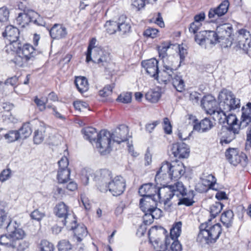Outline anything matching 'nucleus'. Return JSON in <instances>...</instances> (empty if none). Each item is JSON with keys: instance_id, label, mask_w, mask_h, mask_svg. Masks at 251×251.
Segmentation results:
<instances>
[{"instance_id": "f257e3e1", "label": "nucleus", "mask_w": 251, "mask_h": 251, "mask_svg": "<svg viewBox=\"0 0 251 251\" xmlns=\"http://www.w3.org/2000/svg\"><path fill=\"white\" fill-rule=\"evenodd\" d=\"M218 106L214 96L207 95L201 100V105L205 112L210 115L217 113L221 117V113L232 112L240 107V100L237 98L230 90L224 89L219 94Z\"/></svg>"}, {"instance_id": "f03ea898", "label": "nucleus", "mask_w": 251, "mask_h": 251, "mask_svg": "<svg viewBox=\"0 0 251 251\" xmlns=\"http://www.w3.org/2000/svg\"><path fill=\"white\" fill-rule=\"evenodd\" d=\"M81 132L84 138L92 143H96V146L99 151L102 155L110 152L111 150L110 133L106 130H101L98 133L96 129L92 127H86L83 128Z\"/></svg>"}, {"instance_id": "7ed1b4c3", "label": "nucleus", "mask_w": 251, "mask_h": 251, "mask_svg": "<svg viewBox=\"0 0 251 251\" xmlns=\"http://www.w3.org/2000/svg\"><path fill=\"white\" fill-rule=\"evenodd\" d=\"M185 173V168L181 162L176 161L170 163L165 161L157 172L155 180L157 184L162 185L163 180L167 182L169 180H178Z\"/></svg>"}, {"instance_id": "20e7f679", "label": "nucleus", "mask_w": 251, "mask_h": 251, "mask_svg": "<svg viewBox=\"0 0 251 251\" xmlns=\"http://www.w3.org/2000/svg\"><path fill=\"white\" fill-rule=\"evenodd\" d=\"M91 177L96 182L98 189L102 193L106 192V185L112 178V172L108 169H100L95 173L90 169L85 170L82 172L81 180L85 185L89 183V179Z\"/></svg>"}, {"instance_id": "39448f33", "label": "nucleus", "mask_w": 251, "mask_h": 251, "mask_svg": "<svg viewBox=\"0 0 251 251\" xmlns=\"http://www.w3.org/2000/svg\"><path fill=\"white\" fill-rule=\"evenodd\" d=\"M1 216L0 218V229H6L7 232L9 234V237L16 243L23 240L25 237L26 233L20 227V224L17 221L11 220L3 208Z\"/></svg>"}, {"instance_id": "423d86ee", "label": "nucleus", "mask_w": 251, "mask_h": 251, "mask_svg": "<svg viewBox=\"0 0 251 251\" xmlns=\"http://www.w3.org/2000/svg\"><path fill=\"white\" fill-rule=\"evenodd\" d=\"M199 228L197 240L202 244L215 243L222 231L221 225L219 223L210 226L206 222L201 224Z\"/></svg>"}, {"instance_id": "0eeeda50", "label": "nucleus", "mask_w": 251, "mask_h": 251, "mask_svg": "<svg viewBox=\"0 0 251 251\" xmlns=\"http://www.w3.org/2000/svg\"><path fill=\"white\" fill-rule=\"evenodd\" d=\"M173 71L170 64H165L164 68L159 72L158 79H156L160 83L167 84L172 81L173 86L179 92H182L185 89V83L180 74L175 73Z\"/></svg>"}, {"instance_id": "6e6552de", "label": "nucleus", "mask_w": 251, "mask_h": 251, "mask_svg": "<svg viewBox=\"0 0 251 251\" xmlns=\"http://www.w3.org/2000/svg\"><path fill=\"white\" fill-rule=\"evenodd\" d=\"M159 191L163 194L162 198L164 199L165 205H166L173 198L177 199L179 197H182L187 190L181 182L177 181L174 185H163Z\"/></svg>"}, {"instance_id": "1a4fd4ad", "label": "nucleus", "mask_w": 251, "mask_h": 251, "mask_svg": "<svg viewBox=\"0 0 251 251\" xmlns=\"http://www.w3.org/2000/svg\"><path fill=\"white\" fill-rule=\"evenodd\" d=\"M181 222H176L173 225L170 229V237H166L164 245L162 244V241L159 238L152 240V238L150 237L149 241L153 246L154 249L166 250L171 243V239H177L178 237L180 236L181 233Z\"/></svg>"}, {"instance_id": "9d476101", "label": "nucleus", "mask_w": 251, "mask_h": 251, "mask_svg": "<svg viewBox=\"0 0 251 251\" xmlns=\"http://www.w3.org/2000/svg\"><path fill=\"white\" fill-rule=\"evenodd\" d=\"M216 32L219 40V43H221L223 48L231 47L234 39L232 36L233 28L230 24L226 23L217 26Z\"/></svg>"}, {"instance_id": "9b49d317", "label": "nucleus", "mask_w": 251, "mask_h": 251, "mask_svg": "<svg viewBox=\"0 0 251 251\" xmlns=\"http://www.w3.org/2000/svg\"><path fill=\"white\" fill-rule=\"evenodd\" d=\"M225 156L227 161L234 166L240 164L242 167H245L248 164V159L246 154L237 148L227 149L226 151Z\"/></svg>"}, {"instance_id": "f8f14e48", "label": "nucleus", "mask_w": 251, "mask_h": 251, "mask_svg": "<svg viewBox=\"0 0 251 251\" xmlns=\"http://www.w3.org/2000/svg\"><path fill=\"white\" fill-rule=\"evenodd\" d=\"M23 40H20L19 43H13L14 47L11 50L24 56L28 61L33 60L38 54V51L29 44L25 43Z\"/></svg>"}, {"instance_id": "ddd939ff", "label": "nucleus", "mask_w": 251, "mask_h": 251, "mask_svg": "<svg viewBox=\"0 0 251 251\" xmlns=\"http://www.w3.org/2000/svg\"><path fill=\"white\" fill-rule=\"evenodd\" d=\"M53 212L55 215L61 220L63 226H67L75 218V215L72 214V211L69 206L64 202L57 203L54 208Z\"/></svg>"}, {"instance_id": "4468645a", "label": "nucleus", "mask_w": 251, "mask_h": 251, "mask_svg": "<svg viewBox=\"0 0 251 251\" xmlns=\"http://www.w3.org/2000/svg\"><path fill=\"white\" fill-rule=\"evenodd\" d=\"M106 192L109 191L113 196H119L122 194L126 188V180L121 176L112 178L107 184Z\"/></svg>"}, {"instance_id": "2eb2a0df", "label": "nucleus", "mask_w": 251, "mask_h": 251, "mask_svg": "<svg viewBox=\"0 0 251 251\" xmlns=\"http://www.w3.org/2000/svg\"><path fill=\"white\" fill-rule=\"evenodd\" d=\"M2 34L3 37L9 41V44L6 46V51L9 49H12L14 47L13 43L15 42L19 43L20 40H23V38L20 37L19 29L12 25L6 26Z\"/></svg>"}, {"instance_id": "dca6fc26", "label": "nucleus", "mask_w": 251, "mask_h": 251, "mask_svg": "<svg viewBox=\"0 0 251 251\" xmlns=\"http://www.w3.org/2000/svg\"><path fill=\"white\" fill-rule=\"evenodd\" d=\"M251 36L250 32L247 29L242 28L238 31L236 42L239 48L247 53L250 48Z\"/></svg>"}, {"instance_id": "f3484780", "label": "nucleus", "mask_w": 251, "mask_h": 251, "mask_svg": "<svg viewBox=\"0 0 251 251\" xmlns=\"http://www.w3.org/2000/svg\"><path fill=\"white\" fill-rule=\"evenodd\" d=\"M240 129V128L223 127L219 134L220 143L222 146L229 144L235 139L236 135L239 133Z\"/></svg>"}, {"instance_id": "a211bd4d", "label": "nucleus", "mask_w": 251, "mask_h": 251, "mask_svg": "<svg viewBox=\"0 0 251 251\" xmlns=\"http://www.w3.org/2000/svg\"><path fill=\"white\" fill-rule=\"evenodd\" d=\"M229 6L228 0L223 1L217 7L209 9L208 16L211 22L216 20L218 18L225 15L227 12Z\"/></svg>"}, {"instance_id": "6ab92c4d", "label": "nucleus", "mask_w": 251, "mask_h": 251, "mask_svg": "<svg viewBox=\"0 0 251 251\" xmlns=\"http://www.w3.org/2000/svg\"><path fill=\"white\" fill-rule=\"evenodd\" d=\"M69 230L74 231L77 242H81L88 234V231L83 224H77L75 218L66 226Z\"/></svg>"}, {"instance_id": "aec40b11", "label": "nucleus", "mask_w": 251, "mask_h": 251, "mask_svg": "<svg viewBox=\"0 0 251 251\" xmlns=\"http://www.w3.org/2000/svg\"><path fill=\"white\" fill-rule=\"evenodd\" d=\"M37 16V13L30 9H24L22 12L18 13L16 19L17 25L24 27L31 22L33 18Z\"/></svg>"}, {"instance_id": "412c9836", "label": "nucleus", "mask_w": 251, "mask_h": 251, "mask_svg": "<svg viewBox=\"0 0 251 251\" xmlns=\"http://www.w3.org/2000/svg\"><path fill=\"white\" fill-rule=\"evenodd\" d=\"M141 64L148 75L154 79H158L159 70L158 61L156 59L151 58L143 61Z\"/></svg>"}, {"instance_id": "4be33fe9", "label": "nucleus", "mask_w": 251, "mask_h": 251, "mask_svg": "<svg viewBox=\"0 0 251 251\" xmlns=\"http://www.w3.org/2000/svg\"><path fill=\"white\" fill-rule=\"evenodd\" d=\"M160 187H157L152 183H149L143 184L139 189V194L141 196H156L159 200H161L163 194L159 191Z\"/></svg>"}, {"instance_id": "5701e85b", "label": "nucleus", "mask_w": 251, "mask_h": 251, "mask_svg": "<svg viewBox=\"0 0 251 251\" xmlns=\"http://www.w3.org/2000/svg\"><path fill=\"white\" fill-rule=\"evenodd\" d=\"M128 127L125 125H121L115 130L112 134H110V140L111 141V138H112L114 142L118 144L125 142L128 139Z\"/></svg>"}, {"instance_id": "b1692460", "label": "nucleus", "mask_w": 251, "mask_h": 251, "mask_svg": "<svg viewBox=\"0 0 251 251\" xmlns=\"http://www.w3.org/2000/svg\"><path fill=\"white\" fill-rule=\"evenodd\" d=\"M171 150L174 156L178 158H186L189 155L190 151L188 146L183 142L173 144Z\"/></svg>"}, {"instance_id": "393cba45", "label": "nucleus", "mask_w": 251, "mask_h": 251, "mask_svg": "<svg viewBox=\"0 0 251 251\" xmlns=\"http://www.w3.org/2000/svg\"><path fill=\"white\" fill-rule=\"evenodd\" d=\"M118 31L122 36H127L131 32L130 22L125 15H122L118 18Z\"/></svg>"}, {"instance_id": "a878e982", "label": "nucleus", "mask_w": 251, "mask_h": 251, "mask_svg": "<svg viewBox=\"0 0 251 251\" xmlns=\"http://www.w3.org/2000/svg\"><path fill=\"white\" fill-rule=\"evenodd\" d=\"M94 59L92 60L93 62L97 63L100 66L106 67L110 60L109 54L104 52L101 50L93 54Z\"/></svg>"}, {"instance_id": "bb28decb", "label": "nucleus", "mask_w": 251, "mask_h": 251, "mask_svg": "<svg viewBox=\"0 0 251 251\" xmlns=\"http://www.w3.org/2000/svg\"><path fill=\"white\" fill-rule=\"evenodd\" d=\"M51 37L54 39L65 38L67 34V29L60 24H55L50 30Z\"/></svg>"}, {"instance_id": "cd10ccee", "label": "nucleus", "mask_w": 251, "mask_h": 251, "mask_svg": "<svg viewBox=\"0 0 251 251\" xmlns=\"http://www.w3.org/2000/svg\"><path fill=\"white\" fill-rule=\"evenodd\" d=\"M182 197H179L177 200L178 205H184L187 206L192 205L195 202L194 198L195 195V192L193 190H190L186 191Z\"/></svg>"}, {"instance_id": "c85d7f7f", "label": "nucleus", "mask_w": 251, "mask_h": 251, "mask_svg": "<svg viewBox=\"0 0 251 251\" xmlns=\"http://www.w3.org/2000/svg\"><path fill=\"white\" fill-rule=\"evenodd\" d=\"M213 126V124L210 120L205 118L200 123H196L193 126V129L200 132H206L209 130Z\"/></svg>"}, {"instance_id": "c756f323", "label": "nucleus", "mask_w": 251, "mask_h": 251, "mask_svg": "<svg viewBox=\"0 0 251 251\" xmlns=\"http://www.w3.org/2000/svg\"><path fill=\"white\" fill-rule=\"evenodd\" d=\"M241 125L247 126L251 122V102H248L242 108Z\"/></svg>"}, {"instance_id": "7c9ffc66", "label": "nucleus", "mask_w": 251, "mask_h": 251, "mask_svg": "<svg viewBox=\"0 0 251 251\" xmlns=\"http://www.w3.org/2000/svg\"><path fill=\"white\" fill-rule=\"evenodd\" d=\"M75 84L78 91L83 93L89 89V84L87 78L84 76H76L75 80Z\"/></svg>"}, {"instance_id": "2f4dec72", "label": "nucleus", "mask_w": 251, "mask_h": 251, "mask_svg": "<svg viewBox=\"0 0 251 251\" xmlns=\"http://www.w3.org/2000/svg\"><path fill=\"white\" fill-rule=\"evenodd\" d=\"M234 214L231 210H227L221 215V221L226 228L232 226Z\"/></svg>"}, {"instance_id": "473e14b6", "label": "nucleus", "mask_w": 251, "mask_h": 251, "mask_svg": "<svg viewBox=\"0 0 251 251\" xmlns=\"http://www.w3.org/2000/svg\"><path fill=\"white\" fill-rule=\"evenodd\" d=\"M46 126L45 124L42 123L40 127L36 130L34 133L33 142L35 144L41 143L45 136Z\"/></svg>"}, {"instance_id": "72a5a7b5", "label": "nucleus", "mask_w": 251, "mask_h": 251, "mask_svg": "<svg viewBox=\"0 0 251 251\" xmlns=\"http://www.w3.org/2000/svg\"><path fill=\"white\" fill-rule=\"evenodd\" d=\"M229 112H226L225 113H221L225 117V120L227 124V126L225 127L231 128H240L239 125L238 124V119L235 114L228 113Z\"/></svg>"}, {"instance_id": "f704fd0d", "label": "nucleus", "mask_w": 251, "mask_h": 251, "mask_svg": "<svg viewBox=\"0 0 251 251\" xmlns=\"http://www.w3.org/2000/svg\"><path fill=\"white\" fill-rule=\"evenodd\" d=\"M155 196H142L143 198L140 200V207L143 211H144L145 208H150L152 205L155 204L156 201H155Z\"/></svg>"}, {"instance_id": "c9c22d12", "label": "nucleus", "mask_w": 251, "mask_h": 251, "mask_svg": "<svg viewBox=\"0 0 251 251\" xmlns=\"http://www.w3.org/2000/svg\"><path fill=\"white\" fill-rule=\"evenodd\" d=\"M97 40L95 38H93L91 39L89 42V44L87 48V50L86 53V61L87 62H90L92 60V54L97 52L98 51H100V50L99 48H98L95 46V44L96 43Z\"/></svg>"}, {"instance_id": "e433bc0d", "label": "nucleus", "mask_w": 251, "mask_h": 251, "mask_svg": "<svg viewBox=\"0 0 251 251\" xmlns=\"http://www.w3.org/2000/svg\"><path fill=\"white\" fill-rule=\"evenodd\" d=\"M71 170L69 169H58L56 178L60 184L67 183L70 179Z\"/></svg>"}, {"instance_id": "4c0bfd02", "label": "nucleus", "mask_w": 251, "mask_h": 251, "mask_svg": "<svg viewBox=\"0 0 251 251\" xmlns=\"http://www.w3.org/2000/svg\"><path fill=\"white\" fill-rule=\"evenodd\" d=\"M161 96V93L159 90L151 89L145 94L146 100L151 103L157 102Z\"/></svg>"}, {"instance_id": "58836bf2", "label": "nucleus", "mask_w": 251, "mask_h": 251, "mask_svg": "<svg viewBox=\"0 0 251 251\" xmlns=\"http://www.w3.org/2000/svg\"><path fill=\"white\" fill-rule=\"evenodd\" d=\"M218 38L216 31L205 30V45L215 44L219 43Z\"/></svg>"}, {"instance_id": "ea45409f", "label": "nucleus", "mask_w": 251, "mask_h": 251, "mask_svg": "<svg viewBox=\"0 0 251 251\" xmlns=\"http://www.w3.org/2000/svg\"><path fill=\"white\" fill-rule=\"evenodd\" d=\"M9 237V234L8 232L7 234L1 235L0 237V244L4 245L8 248L15 249L17 247V243Z\"/></svg>"}, {"instance_id": "a19ab883", "label": "nucleus", "mask_w": 251, "mask_h": 251, "mask_svg": "<svg viewBox=\"0 0 251 251\" xmlns=\"http://www.w3.org/2000/svg\"><path fill=\"white\" fill-rule=\"evenodd\" d=\"M171 44L163 43L160 46L157 47V50L159 58L162 62L166 63V58L168 57L167 51L170 48Z\"/></svg>"}, {"instance_id": "79ce46f5", "label": "nucleus", "mask_w": 251, "mask_h": 251, "mask_svg": "<svg viewBox=\"0 0 251 251\" xmlns=\"http://www.w3.org/2000/svg\"><path fill=\"white\" fill-rule=\"evenodd\" d=\"M18 131L20 134V138L22 139H25L29 137L32 132L29 123L24 124L22 126Z\"/></svg>"}, {"instance_id": "37998d69", "label": "nucleus", "mask_w": 251, "mask_h": 251, "mask_svg": "<svg viewBox=\"0 0 251 251\" xmlns=\"http://www.w3.org/2000/svg\"><path fill=\"white\" fill-rule=\"evenodd\" d=\"M16 54V55L11 61L19 67H23L26 65L28 61L22 54L17 53Z\"/></svg>"}, {"instance_id": "c03bdc74", "label": "nucleus", "mask_w": 251, "mask_h": 251, "mask_svg": "<svg viewBox=\"0 0 251 251\" xmlns=\"http://www.w3.org/2000/svg\"><path fill=\"white\" fill-rule=\"evenodd\" d=\"M104 26L109 34H114L118 31V20L117 21H107Z\"/></svg>"}, {"instance_id": "a18cd8bd", "label": "nucleus", "mask_w": 251, "mask_h": 251, "mask_svg": "<svg viewBox=\"0 0 251 251\" xmlns=\"http://www.w3.org/2000/svg\"><path fill=\"white\" fill-rule=\"evenodd\" d=\"M224 206V204L220 202H216L212 204L210 208L211 216L213 218H215L221 212Z\"/></svg>"}, {"instance_id": "49530a36", "label": "nucleus", "mask_w": 251, "mask_h": 251, "mask_svg": "<svg viewBox=\"0 0 251 251\" xmlns=\"http://www.w3.org/2000/svg\"><path fill=\"white\" fill-rule=\"evenodd\" d=\"M156 203L153 205H152L150 208L146 207V209H144V211L149 212L154 219H158L161 217L162 212L161 209L156 207Z\"/></svg>"}, {"instance_id": "de8ad7c7", "label": "nucleus", "mask_w": 251, "mask_h": 251, "mask_svg": "<svg viewBox=\"0 0 251 251\" xmlns=\"http://www.w3.org/2000/svg\"><path fill=\"white\" fill-rule=\"evenodd\" d=\"M216 180L217 179L214 176L211 174L208 175L205 178H203L202 183L204 185L207 186L209 189L216 190L214 188V186L216 183Z\"/></svg>"}, {"instance_id": "09e8293b", "label": "nucleus", "mask_w": 251, "mask_h": 251, "mask_svg": "<svg viewBox=\"0 0 251 251\" xmlns=\"http://www.w3.org/2000/svg\"><path fill=\"white\" fill-rule=\"evenodd\" d=\"M4 137L8 142H13L20 138L18 130H10Z\"/></svg>"}, {"instance_id": "8fccbe9b", "label": "nucleus", "mask_w": 251, "mask_h": 251, "mask_svg": "<svg viewBox=\"0 0 251 251\" xmlns=\"http://www.w3.org/2000/svg\"><path fill=\"white\" fill-rule=\"evenodd\" d=\"M40 251H53L54 246L46 240H42L39 246Z\"/></svg>"}, {"instance_id": "3c124183", "label": "nucleus", "mask_w": 251, "mask_h": 251, "mask_svg": "<svg viewBox=\"0 0 251 251\" xmlns=\"http://www.w3.org/2000/svg\"><path fill=\"white\" fill-rule=\"evenodd\" d=\"M131 93L126 92L120 94L117 98V100L124 103H128L131 102Z\"/></svg>"}, {"instance_id": "603ef678", "label": "nucleus", "mask_w": 251, "mask_h": 251, "mask_svg": "<svg viewBox=\"0 0 251 251\" xmlns=\"http://www.w3.org/2000/svg\"><path fill=\"white\" fill-rule=\"evenodd\" d=\"M170 245L171 251H181L182 250V245L177 239H171V243L168 247Z\"/></svg>"}, {"instance_id": "864d4df0", "label": "nucleus", "mask_w": 251, "mask_h": 251, "mask_svg": "<svg viewBox=\"0 0 251 251\" xmlns=\"http://www.w3.org/2000/svg\"><path fill=\"white\" fill-rule=\"evenodd\" d=\"M30 216L31 219L37 222H40L45 216V214L44 213L40 212L38 209H36L30 213Z\"/></svg>"}, {"instance_id": "5fc2aeb1", "label": "nucleus", "mask_w": 251, "mask_h": 251, "mask_svg": "<svg viewBox=\"0 0 251 251\" xmlns=\"http://www.w3.org/2000/svg\"><path fill=\"white\" fill-rule=\"evenodd\" d=\"M113 88V84L106 85L102 90L99 91L100 96L102 97L108 96L112 93Z\"/></svg>"}, {"instance_id": "6e6d98bb", "label": "nucleus", "mask_w": 251, "mask_h": 251, "mask_svg": "<svg viewBox=\"0 0 251 251\" xmlns=\"http://www.w3.org/2000/svg\"><path fill=\"white\" fill-rule=\"evenodd\" d=\"M59 251H69L71 249V245L66 240L60 241L58 244Z\"/></svg>"}, {"instance_id": "4d7b16f0", "label": "nucleus", "mask_w": 251, "mask_h": 251, "mask_svg": "<svg viewBox=\"0 0 251 251\" xmlns=\"http://www.w3.org/2000/svg\"><path fill=\"white\" fill-rule=\"evenodd\" d=\"M195 41L201 46H205V30L197 33L195 36Z\"/></svg>"}, {"instance_id": "13d9d810", "label": "nucleus", "mask_w": 251, "mask_h": 251, "mask_svg": "<svg viewBox=\"0 0 251 251\" xmlns=\"http://www.w3.org/2000/svg\"><path fill=\"white\" fill-rule=\"evenodd\" d=\"M34 101L38 107L40 111H43L46 109V103L48 101V99L45 101L35 96L34 98Z\"/></svg>"}, {"instance_id": "bf43d9fd", "label": "nucleus", "mask_w": 251, "mask_h": 251, "mask_svg": "<svg viewBox=\"0 0 251 251\" xmlns=\"http://www.w3.org/2000/svg\"><path fill=\"white\" fill-rule=\"evenodd\" d=\"M9 12L6 7L0 8V22H5L8 21L9 18Z\"/></svg>"}, {"instance_id": "052dcab7", "label": "nucleus", "mask_w": 251, "mask_h": 251, "mask_svg": "<svg viewBox=\"0 0 251 251\" xmlns=\"http://www.w3.org/2000/svg\"><path fill=\"white\" fill-rule=\"evenodd\" d=\"M131 5L133 8L139 11L145 6V0H131Z\"/></svg>"}, {"instance_id": "680f3d73", "label": "nucleus", "mask_w": 251, "mask_h": 251, "mask_svg": "<svg viewBox=\"0 0 251 251\" xmlns=\"http://www.w3.org/2000/svg\"><path fill=\"white\" fill-rule=\"evenodd\" d=\"M158 32V30L155 28H149L144 31L143 35L147 37L154 38L156 36Z\"/></svg>"}, {"instance_id": "e2e57ef3", "label": "nucleus", "mask_w": 251, "mask_h": 251, "mask_svg": "<svg viewBox=\"0 0 251 251\" xmlns=\"http://www.w3.org/2000/svg\"><path fill=\"white\" fill-rule=\"evenodd\" d=\"M29 243L27 241H21L17 242V251H24L25 249L28 248Z\"/></svg>"}, {"instance_id": "0e129e2a", "label": "nucleus", "mask_w": 251, "mask_h": 251, "mask_svg": "<svg viewBox=\"0 0 251 251\" xmlns=\"http://www.w3.org/2000/svg\"><path fill=\"white\" fill-rule=\"evenodd\" d=\"M11 171L10 169L3 170L0 173V181L1 182H4L8 179L11 176Z\"/></svg>"}, {"instance_id": "69168bd1", "label": "nucleus", "mask_w": 251, "mask_h": 251, "mask_svg": "<svg viewBox=\"0 0 251 251\" xmlns=\"http://www.w3.org/2000/svg\"><path fill=\"white\" fill-rule=\"evenodd\" d=\"M172 126L168 118H165L163 120V129L165 133L170 134L172 132Z\"/></svg>"}, {"instance_id": "338daca9", "label": "nucleus", "mask_w": 251, "mask_h": 251, "mask_svg": "<svg viewBox=\"0 0 251 251\" xmlns=\"http://www.w3.org/2000/svg\"><path fill=\"white\" fill-rule=\"evenodd\" d=\"M73 104L75 108L79 111H81L82 109H86L88 106L87 103L81 101H75Z\"/></svg>"}, {"instance_id": "774afa93", "label": "nucleus", "mask_w": 251, "mask_h": 251, "mask_svg": "<svg viewBox=\"0 0 251 251\" xmlns=\"http://www.w3.org/2000/svg\"><path fill=\"white\" fill-rule=\"evenodd\" d=\"M145 213L144 216H143V222L146 225H150L151 224L153 220L154 219L153 217L151 216V214L149 213V212L143 211Z\"/></svg>"}]
</instances>
